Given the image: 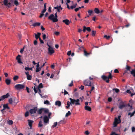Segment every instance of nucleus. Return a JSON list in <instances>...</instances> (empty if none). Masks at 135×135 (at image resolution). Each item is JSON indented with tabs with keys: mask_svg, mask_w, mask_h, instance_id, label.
<instances>
[{
	"mask_svg": "<svg viewBox=\"0 0 135 135\" xmlns=\"http://www.w3.org/2000/svg\"><path fill=\"white\" fill-rule=\"evenodd\" d=\"M95 12L97 14L99 13H100V11L99 9L97 8H95L94 10Z\"/></svg>",
	"mask_w": 135,
	"mask_h": 135,
	"instance_id": "obj_23",
	"label": "nucleus"
},
{
	"mask_svg": "<svg viewBox=\"0 0 135 135\" xmlns=\"http://www.w3.org/2000/svg\"><path fill=\"white\" fill-rule=\"evenodd\" d=\"M135 113V110L133 111V112H132V113H131V114L130 115V117H132V116H133L134 114Z\"/></svg>",
	"mask_w": 135,
	"mask_h": 135,
	"instance_id": "obj_53",
	"label": "nucleus"
},
{
	"mask_svg": "<svg viewBox=\"0 0 135 135\" xmlns=\"http://www.w3.org/2000/svg\"><path fill=\"white\" fill-rule=\"evenodd\" d=\"M34 34L35 36V38L36 40H37L40 37L41 33H40L38 32L37 33V35L35 33Z\"/></svg>",
	"mask_w": 135,
	"mask_h": 135,
	"instance_id": "obj_17",
	"label": "nucleus"
},
{
	"mask_svg": "<svg viewBox=\"0 0 135 135\" xmlns=\"http://www.w3.org/2000/svg\"><path fill=\"white\" fill-rule=\"evenodd\" d=\"M38 125L39 127H40L42 126V122L41 120L39 122Z\"/></svg>",
	"mask_w": 135,
	"mask_h": 135,
	"instance_id": "obj_35",
	"label": "nucleus"
},
{
	"mask_svg": "<svg viewBox=\"0 0 135 135\" xmlns=\"http://www.w3.org/2000/svg\"><path fill=\"white\" fill-rule=\"evenodd\" d=\"M57 124V122H56L54 123V125L52 126V127L54 128L55 127Z\"/></svg>",
	"mask_w": 135,
	"mask_h": 135,
	"instance_id": "obj_42",
	"label": "nucleus"
},
{
	"mask_svg": "<svg viewBox=\"0 0 135 135\" xmlns=\"http://www.w3.org/2000/svg\"><path fill=\"white\" fill-rule=\"evenodd\" d=\"M88 12L89 13V15L87 16V17H85V18H86L87 17H89L90 16H91V15L93 14L94 13V11L93 10H89L88 11Z\"/></svg>",
	"mask_w": 135,
	"mask_h": 135,
	"instance_id": "obj_11",
	"label": "nucleus"
},
{
	"mask_svg": "<svg viewBox=\"0 0 135 135\" xmlns=\"http://www.w3.org/2000/svg\"><path fill=\"white\" fill-rule=\"evenodd\" d=\"M121 117V116L120 115H119V116L118 117V121L119 122H120V123L121 122V120H120V118Z\"/></svg>",
	"mask_w": 135,
	"mask_h": 135,
	"instance_id": "obj_48",
	"label": "nucleus"
},
{
	"mask_svg": "<svg viewBox=\"0 0 135 135\" xmlns=\"http://www.w3.org/2000/svg\"><path fill=\"white\" fill-rule=\"evenodd\" d=\"M9 96V93H7L6 95H2L1 96L3 100L5 98H7Z\"/></svg>",
	"mask_w": 135,
	"mask_h": 135,
	"instance_id": "obj_12",
	"label": "nucleus"
},
{
	"mask_svg": "<svg viewBox=\"0 0 135 135\" xmlns=\"http://www.w3.org/2000/svg\"><path fill=\"white\" fill-rule=\"evenodd\" d=\"M85 110L89 111L91 110V108L88 106H85Z\"/></svg>",
	"mask_w": 135,
	"mask_h": 135,
	"instance_id": "obj_20",
	"label": "nucleus"
},
{
	"mask_svg": "<svg viewBox=\"0 0 135 135\" xmlns=\"http://www.w3.org/2000/svg\"><path fill=\"white\" fill-rule=\"evenodd\" d=\"M55 105L59 107H60L61 105V103L60 101H57L55 102Z\"/></svg>",
	"mask_w": 135,
	"mask_h": 135,
	"instance_id": "obj_19",
	"label": "nucleus"
},
{
	"mask_svg": "<svg viewBox=\"0 0 135 135\" xmlns=\"http://www.w3.org/2000/svg\"><path fill=\"white\" fill-rule=\"evenodd\" d=\"M104 37L106 38L107 39H108L110 38V36H107L106 35L104 36Z\"/></svg>",
	"mask_w": 135,
	"mask_h": 135,
	"instance_id": "obj_47",
	"label": "nucleus"
},
{
	"mask_svg": "<svg viewBox=\"0 0 135 135\" xmlns=\"http://www.w3.org/2000/svg\"><path fill=\"white\" fill-rule=\"evenodd\" d=\"M13 2V0H4L3 2L4 5L7 6L8 8L11 7V3Z\"/></svg>",
	"mask_w": 135,
	"mask_h": 135,
	"instance_id": "obj_3",
	"label": "nucleus"
},
{
	"mask_svg": "<svg viewBox=\"0 0 135 135\" xmlns=\"http://www.w3.org/2000/svg\"><path fill=\"white\" fill-rule=\"evenodd\" d=\"M41 23L40 22H36L34 23L33 24V26L34 27L39 26L40 25Z\"/></svg>",
	"mask_w": 135,
	"mask_h": 135,
	"instance_id": "obj_22",
	"label": "nucleus"
},
{
	"mask_svg": "<svg viewBox=\"0 0 135 135\" xmlns=\"http://www.w3.org/2000/svg\"><path fill=\"white\" fill-rule=\"evenodd\" d=\"M132 131L133 132L135 131V128L134 127H133L132 128Z\"/></svg>",
	"mask_w": 135,
	"mask_h": 135,
	"instance_id": "obj_57",
	"label": "nucleus"
},
{
	"mask_svg": "<svg viewBox=\"0 0 135 135\" xmlns=\"http://www.w3.org/2000/svg\"><path fill=\"white\" fill-rule=\"evenodd\" d=\"M94 89H95V88H94V86H92L91 87V90L90 91H89V92L90 93H91V91L93 90Z\"/></svg>",
	"mask_w": 135,
	"mask_h": 135,
	"instance_id": "obj_52",
	"label": "nucleus"
},
{
	"mask_svg": "<svg viewBox=\"0 0 135 135\" xmlns=\"http://www.w3.org/2000/svg\"><path fill=\"white\" fill-rule=\"evenodd\" d=\"M47 45L49 47V48H48V53L50 55H51L54 53L55 52V51L53 48L51 46L48 44V43H47Z\"/></svg>",
	"mask_w": 135,
	"mask_h": 135,
	"instance_id": "obj_5",
	"label": "nucleus"
},
{
	"mask_svg": "<svg viewBox=\"0 0 135 135\" xmlns=\"http://www.w3.org/2000/svg\"><path fill=\"white\" fill-rule=\"evenodd\" d=\"M14 3L17 6L19 4L18 2L16 0L14 1Z\"/></svg>",
	"mask_w": 135,
	"mask_h": 135,
	"instance_id": "obj_43",
	"label": "nucleus"
},
{
	"mask_svg": "<svg viewBox=\"0 0 135 135\" xmlns=\"http://www.w3.org/2000/svg\"><path fill=\"white\" fill-rule=\"evenodd\" d=\"M116 134L115 132H111L110 135H116Z\"/></svg>",
	"mask_w": 135,
	"mask_h": 135,
	"instance_id": "obj_61",
	"label": "nucleus"
},
{
	"mask_svg": "<svg viewBox=\"0 0 135 135\" xmlns=\"http://www.w3.org/2000/svg\"><path fill=\"white\" fill-rule=\"evenodd\" d=\"M89 133L88 131H86L85 132V134L86 135H88Z\"/></svg>",
	"mask_w": 135,
	"mask_h": 135,
	"instance_id": "obj_64",
	"label": "nucleus"
},
{
	"mask_svg": "<svg viewBox=\"0 0 135 135\" xmlns=\"http://www.w3.org/2000/svg\"><path fill=\"white\" fill-rule=\"evenodd\" d=\"M84 84L85 86H91V82L88 79L84 81Z\"/></svg>",
	"mask_w": 135,
	"mask_h": 135,
	"instance_id": "obj_6",
	"label": "nucleus"
},
{
	"mask_svg": "<svg viewBox=\"0 0 135 135\" xmlns=\"http://www.w3.org/2000/svg\"><path fill=\"white\" fill-rule=\"evenodd\" d=\"M119 72L118 70L117 69H115L114 70V73H118Z\"/></svg>",
	"mask_w": 135,
	"mask_h": 135,
	"instance_id": "obj_55",
	"label": "nucleus"
},
{
	"mask_svg": "<svg viewBox=\"0 0 135 135\" xmlns=\"http://www.w3.org/2000/svg\"><path fill=\"white\" fill-rule=\"evenodd\" d=\"M17 62L18 63L20 64H22L23 62L21 61V59H20V60H17Z\"/></svg>",
	"mask_w": 135,
	"mask_h": 135,
	"instance_id": "obj_59",
	"label": "nucleus"
},
{
	"mask_svg": "<svg viewBox=\"0 0 135 135\" xmlns=\"http://www.w3.org/2000/svg\"><path fill=\"white\" fill-rule=\"evenodd\" d=\"M21 56L20 55H18L16 57V59L18 60H20L21 59L20 57Z\"/></svg>",
	"mask_w": 135,
	"mask_h": 135,
	"instance_id": "obj_50",
	"label": "nucleus"
},
{
	"mask_svg": "<svg viewBox=\"0 0 135 135\" xmlns=\"http://www.w3.org/2000/svg\"><path fill=\"white\" fill-rule=\"evenodd\" d=\"M118 119L116 117L115 118L114 122L113 123L114 126V127H116L118 124L120 123V122H118Z\"/></svg>",
	"mask_w": 135,
	"mask_h": 135,
	"instance_id": "obj_8",
	"label": "nucleus"
},
{
	"mask_svg": "<svg viewBox=\"0 0 135 135\" xmlns=\"http://www.w3.org/2000/svg\"><path fill=\"white\" fill-rule=\"evenodd\" d=\"M32 76L31 75H29L27 76V79L28 80H31V79Z\"/></svg>",
	"mask_w": 135,
	"mask_h": 135,
	"instance_id": "obj_27",
	"label": "nucleus"
},
{
	"mask_svg": "<svg viewBox=\"0 0 135 135\" xmlns=\"http://www.w3.org/2000/svg\"><path fill=\"white\" fill-rule=\"evenodd\" d=\"M64 120H61L60 122H59L58 123V126H61L60 124L61 123H64Z\"/></svg>",
	"mask_w": 135,
	"mask_h": 135,
	"instance_id": "obj_40",
	"label": "nucleus"
},
{
	"mask_svg": "<svg viewBox=\"0 0 135 135\" xmlns=\"http://www.w3.org/2000/svg\"><path fill=\"white\" fill-rule=\"evenodd\" d=\"M3 110H5L7 109H10L9 107L8 106L7 104H4L3 106Z\"/></svg>",
	"mask_w": 135,
	"mask_h": 135,
	"instance_id": "obj_16",
	"label": "nucleus"
},
{
	"mask_svg": "<svg viewBox=\"0 0 135 135\" xmlns=\"http://www.w3.org/2000/svg\"><path fill=\"white\" fill-rule=\"evenodd\" d=\"M28 125L30 127V128L31 129V128L32 127V124L34 122L32 120L29 119L28 120Z\"/></svg>",
	"mask_w": 135,
	"mask_h": 135,
	"instance_id": "obj_10",
	"label": "nucleus"
},
{
	"mask_svg": "<svg viewBox=\"0 0 135 135\" xmlns=\"http://www.w3.org/2000/svg\"><path fill=\"white\" fill-rule=\"evenodd\" d=\"M8 123L9 124H11L13 123V121L12 120H9L8 121Z\"/></svg>",
	"mask_w": 135,
	"mask_h": 135,
	"instance_id": "obj_51",
	"label": "nucleus"
},
{
	"mask_svg": "<svg viewBox=\"0 0 135 135\" xmlns=\"http://www.w3.org/2000/svg\"><path fill=\"white\" fill-rule=\"evenodd\" d=\"M44 109L41 108L39 109L37 111V113L38 114H41L42 113Z\"/></svg>",
	"mask_w": 135,
	"mask_h": 135,
	"instance_id": "obj_24",
	"label": "nucleus"
},
{
	"mask_svg": "<svg viewBox=\"0 0 135 135\" xmlns=\"http://www.w3.org/2000/svg\"><path fill=\"white\" fill-rule=\"evenodd\" d=\"M29 115V112L28 111H27L25 114V116L26 117H27Z\"/></svg>",
	"mask_w": 135,
	"mask_h": 135,
	"instance_id": "obj_46",
	"label": "nucleus"
},
{
	"mask_svg": "<svg viewBox=\"0 0 135 135\" xmlns=\"http://www.w3.org/2000/svg\"><path fill=\"white\" fill-rule=\"evenodd\" d=\"M131 68V67L130 66H128L127 65L126 66V69L127 70H128L129 71H130Z\"/></svg>",
	"mask_w": 135,
	"mask_h": 135,
	"instance_id": "obj_41",
	"label": "nucleus"
},
{
	"mask_svg": "<svg viewBox=\"0 0 135 135\" xmlns=\"http://www.w3.org/2000/svg\"><path fill=\"white\" fill-rule=\"evenodd\" d=\"M69 99L70 100V103L71 105L74 104H75L76 105H80V104L79 103L80 100L79 99H77L76 100H75L74 99H73L71 98H70Z\"/></svg>",
	"mask_w": 135,
	"mask_h": 135,
	"instance_id": "obj_2",
	"label": "nucleus"
},
{
	"mask_svg": "<svg viewBox=\"0 0 135 135\" xmlns=\"http://www.w3.org/2000/svg\"><path fill=\"white\" fill-rule=\"evenodd\" d=\"M73 80L72 81L71 83H70L69 84V86L71 87V86H72L73 85Z\"/></svg>",
	"mask_w": 135,
	"mask_h": 135,
	"instance_id": "obj_56",
	"label": "nucleus"
},
{
	"mask_svg": "<svg viewBox=\"0 0 135 135\" xmlns=\"http://www.w3.org/2000/svg\"><path fill=\"white\" fill-rule=\"evenodd\" d=\"M113 90L116 93H118L119 92V90L117 88H114L113 89Z\"/></svg>",
	"mask_w": 135,
	"mask_h": 135,
	"instance_id": "obj_30",
	"label": "nucleus"
},
{
	"mask_svg": "<svg viewBox=\"0 0 135 135\" xmlns=\"http://www.w3.org/2000/svg\"><path fill=\"white\" fill-rule=\"evenodd\" d=\"M109 75L108 77L105 75H103L101 77L102 79L104 81H105L107 83H109V79H112V77L113 76L110 72H109Z\"/></svg>",
	"mask_w": 135,
	"mask_h": 135,
	"instance_id": "obj_1",
	"label": "nucleus"
},
{
	"mask_svg": "<svg viewBox=\"0 0 135 135\" xmlns=\"http://www.w3.org/2000/svg\"><path fill=\"white\" fill-rule=\"evenodd\" d=\"M54 8L56 9H57V11L58 12H60V10H62V8L60 6L59 7H54Z\"/></svg>",
	"mask_w": 135,
	"mask_h": 135,
	"instance_id": "obj_18",
	"label": "nucleus"
},
{
	"mask_svg": "<svg viewBox=\"0 0 135 135\" xmlns=\"http://www.w3.org/2000/svg\"><path fill=\"white\" fill-rule=\"evenodd\" d=\"M25 86L23 84H18L16 85L15 88L17 90L23 89L25 88Z\"/></svg>",
	"mask_w": 135,
	"mask_h": 135,
	"instance_id": "obj_4",
	"label": "nucleus"
},
{
	"mask_svg": "<svg viewBox=\"0 0 135 135\" xmlns=\"http://www.w3.org/2000/svg\"><path fill=\"white\" fill-rule=\"evenodd\" d=\"M126 106V105L123 103L122 104H120L119 105V108L120 109H122L124 108Z\"/></svg>",
	"mask_w": 135,
	"mask_h": 135,
	"instance_id": "obj_14",
	"label": "nucleus"
},
{
	"mask_svg": "<svg viewBox=\"0 0 135 135\" xmlns=\"http://www.w3.org/2000/svg\"><path fill=\"white\" fill-rule=\"evenodd\" d=\"M62 22H63L65 23L66 25H68V19L63 20Z\"/></svg>",
	"mask_w": 135,
	"mask_h": 135,
	"instance_id": "obj_44",
	"label": "nucleus"
},
{
	"mask_svg": "<svg viewBox=\"0 0 135 135\" xmlns=\"http://www.w3.org/2000/svg\"><path fill=\"white\" fill-rule=\"evenodd\" d=\"M11 82V80L9 79H6L5 80V82L7 85H9Z\"/></svg>",
	"mask_w": 135,
	"mask_h": 135,
	"instance_id": "obj_21",
	"label": "nucleus"
},
{
	"mask_svg": "<svg viewBox=\"0 0 135 135\" xmlns=\"http://www.w3.org/2000/svg\"><path fill=\"white\" fill-rule=\"evenodd\" d=\"M43 85L42 83H41L38 85V89L41 88H43Z\"/></svg>",
	"mask_w": 135,
	"mask_h": 135,
	"instance_id": "obj_31",
	"label": "nucleus"
},
{
	"mask_svg": "<svg viewBox=\"0 0 135 135\" xmlns=\"http://www.w3.org/2000/svg\"><path fill=\"white\" fill-rule=\"evenodd\" d=\"M83 31L84 32H85L86 30V27L85 26L83 27Z\"/></svg>",
	"mask_w": 135,
	"mask_h": 135,
	"instance_id": "obj_54",
	"label": "nucleus"
},
{
	"mask_svg": "<svg viewBox=\"0 0 135 135\" xmlns=\"http://www.w3.org/2000/svg\"><path fill=\"white\" fill-rule=\"evenodd\" d=\"M24 48H25V46H24L22 49H21V50L20 51V52L21 54L23 53V52L24 50Z\"/></svg>",
	"mask_w": 135,
	"mask_h": 135,
	"instance_id": "obj_45",
	"label": "nucleus"
},
{
	"mask_svg": "<svg viewBox=\"0 0 135 135\" xmlns=\"http://www.w3.org/2000/svg\"><path fill=\"white\" fill-rule=\"evenodd\" d=\"M75 7H74V5L71 6L70 7L68 5V9H73Z\"/></svg>",
	"mask_w": 135,
	"mask_h": 135,
	"instance_id": "obj_37",
	"label": "nucleus"
},
{
	"mask_svg": "<svg viewBox=\"0 0 135 135\" xmlns=\"http://www.w3.org/2000/svg\"><path fill=\"white\" fill-rule=\"evenodd\" d=\"M8 102L10 104H12L13 102V100L12 98H10L8 100Z\"/></svg>",
	"mask_w": 135,
	"mask_h": 135,
	"instance_id": "obj_32",
	"label": "nucleus"
},
{
	"mask_svg": "<svg viewBox=\"0 0 135 135\" xmlns=\"http://www.w3.org/2000/svg\"><path fill=\"white\" fill-rule=\"evenodd\" d=\"M86 30L88 32H90L91 31V29L89 27H86Z\"/></svg>",
	"mask_w": 135,
	"mask_h": 135,
	"instance_id": "obj_49",
	"label": "nucleus"
},
{
	"mask_svg": "<svg viewBox=\"0 0 135 135\" xmlns=\"http://www.w3.org/2000/svg\"><path fill=\"white\" fill-rule=\"evenodd\" d=\"M131 74L132 75H135V69L132 70L131 71Z\"/></svg>",
	"mask_w": 135,
	"mask_h": 135,
	"instance_id": "obj_33",
	"label": "nucleus"
},
{
	"mask_svg": "<svg viewBox=\"0 0 135 135\" xmlns=\"http://www.w3.org/2000/svg\"><path fill=\"white\" fill-rule=\"evenodd\" d=\"M19 78V77L18 76L15 75L13 78V80L14 81H16Z\"/></svg>",
	"mask_w": 135,
	"mask_h": 135,
	"instance_id": "obj_29",
	"label": "nucleus"
},
{
	"mask_svg": "<svg viewBox=\"0 0 135 135\" xmlns=\"http://www.w3.org/2000/svg\"><path fill=\"white\" fill-rule=\"evenodd\" d=\"M54 18V16L53 14L51 15L48 17V19L50 20H52L53 22Z\"/></svg>",
	"mask_w": 135,
	"mask_h": 135,
	"instance_id": "obj_13",
	"label": "nucleus"
},
{
	"mask_svg": "<svg viewBox=\"0 0 135 135\" xmlns=\"http://www.w3.org/2000/svg\"><path fill=\"white\" fill-rule=\"evenodd\" d=\"M112 98L111 97H109L108 98V101L109 102H111L112 101Z\"/></svg>",
	"mask_w": 135,
	"mask_h": 135,
	"instance_id": "obj_58",
	"label": "nucleus"
},
{
	"mask_svg": "<svg viewBox=\"0 0 135 135\" xmlns=\"http://www.w3.org/2000/svg\"><path fill=\"white\" fill-rule=\"evenodd\" d=\"M55 18H54V20H53V22H57L58 20L57 18V12H56L55 14Z\"/></svg>",
	"mask_w": 135,
	"mask_h": 135,
	"instance_id": "obj_15",
	"label": "nucleus"
},
{
	"mask_svg": "<svg viewBox=\"0 0 135 135\" xmlns=\"http://www.w3.org/2000/svg\"><path fill=\"white\" fill-rule=\"evenodd\" d=\"M44 122L45 123H48L49 121V119L48 117L46 116H45L44 117Z\"/></svg>",
	"mask_w": 135,
	"mask_h": 135,
	"instance_id": "obj_9",
	"label": "nucleus"
},
{
	"mask_svg": "<svg viewBox=\"0 0 135 135\" xmlns=\"http://www.w3.org/2000/svg\"><path fill=\"white\" fill-rule=\"evenodd\" d=\"M33 43L34 45H36L37 44V41L36 40H35L34 41Z\"/></svg>",
	"mask_w": 135,
	"mask_h": 135,
	"instance_id": "obj_62",
	"label": "nucleus"
},
{
	"mask_svg": "<svg viewBox=\"0 0 135 135\" xmlns=\"http://www.w3.org/2000/svg\"><path fill=\"white\" fill-rule=\"evenodd\" d=\"M41 68H40V67L36 68V72L37 73V72H39L41 70Z\"/></svg>",
	"mask_w": 135,
	"mask_h": 135,
	"instance_id": "obj_38",
	"label": "nucleus"
},
{
	"mask_svg": "<svg viewBox=\"0 0 135 135\" xmlns=\"http://www.w3.org/2000/svg\"><path fill=\"white\" fill-rule=\"evenodd\" d=\"M33 90H34V91L35 93H37V90L36 89L35 86L34 87V88H33Z\"/></svg>",
	"mask_w": 135,
	"mask_h": 135,
	"instance_id": "obj_63",
	"label": "nucleus"
},
{
	"mask_svg": "<svg viewBox=\"0 0 135 135\" xmlns=\"http://www.w3.org/2000/svg\"><path fill=\"white\" fill-rule=\"evenodd\" d=\"M43 111L45 113H48L49 112V110L48 109H44Z\"/></svg>",
	"mask_w": 135,
	"mask_h": 135,
	"instance_id": "obj_36",
	"label": "nucleus"
},
{
	"mask_svg": "<svg viewBox=\"0 0 135 135\" xmlns=\"http://www.w3.org/2000/svg\"><path fill=\"white\" fill-rule=\"evenodd\" d=\"M25 70L27 71V70H32V68H29V67H25Z\"/></svg>",
	"mask_w": 135,
	"mask_h": 135,
	"instance_id": "obj_28",
	"label": "nucleus"
},
{
	"mask_svg": "<svg viewBox=\"0 0 135 135\" xmlns=\"http://www.w3.org/2000/svg\"><path fill=\"white\" fill-rule=\"evenodd\" d=\"M44 104H45L49 105L50 104V103L49 101L47 100H46L45 101H44Z\"/></svg>",
	"mask_w": 135,
	"mask_h": 135,
	"instance_id": "obj_34",
	"label": "nucleus"
},
{
	"mask_svg": "<svg viewBox=\"0 0 135 135\" xmlns=\"http://www.w3.org/2000/svg\"><path fill=\"white\" fill-rule=\"evenodd\" d=\"M13 102L15 104H16L18 103V100L16 98L14 99L13 100Z\"/></svg>",
	"mask_w": 135,
	"mask_h": 135,
	"instance_id": "obj_25",
	"label": "nucleus"
},
{
	"mask_svg": "<svg viewBox=\"0 0 135 135\" xmlns=\"http://www.w3.org/2000/svg\"><path fill=\"white\" fill-rule=\"evenodd\" d=\"M127 93L130 94L131 93V91L130 90H127L126 91Z\"/></svg>",
	"mask_w": 135,
	"mask_h": 135,
	"instance_id": "obj_60",
	"label": "nucleus"
},
{
	"mask_svg": "<svg viewBox=\"0 0 135 135\" xmlns=\"http://www.w3.org/2000/svg\"><path fill=\"white\" fill-rule=\"evenodd\" d=\"M37 109V108L36 107H35L33 109L30 110L29 112L31 114L35 113L36 112Z\"/></svg>",
	"mask_w": 135,
	"mask_h": 135,
	"instance_id": "obj_7",
	"label": "nucleus"
},
{
	"mask_svg": "<svg viewBox=\"0 0 135 135\" xmlns=\"http://www.w3.org/2000/svg\"><path fill=\"white\" fill-rule=\"evenodd\" d=\"M84 53L85 55L86 56H87L88 55L90 54V53L87 52V51L85 50H84Z\"/></svg>",
	"mask_w": 135,
	"mask_h": 135,
	"instance_id": "obj_26",
	"label": "nucleus"
},
{
	"mask_svg": "<svg viewBox=\"0 0 135 135\" xmlns=\"http://www.w3.org/2000/svg\"><path fill=\"white\" fill-rule=\"evenodd\" d=\"M92 33V36H95V34L96 33V31H92L91 32Z\"/></svg>",
	"mask_w": 135,
	"mask_h": 135,
	"instance_id": "obj_39",
	"label": "nucleus"
}]
</instances>
